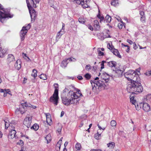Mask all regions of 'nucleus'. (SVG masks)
<instances>
[{
    "label": "nucleus",
    "mask_w": 151,
    "mask_h": 151,
    "mask_svg": "<svg viewBox=\"0 0 151 151\" xmlns=\"http://www.w3.org/2000/svg\"><path fill=\"white\" fill-rule=\"evenodd\" d=\"M11 131L9 132V134L8 136V138L9 139H12L15 138L16 139L18 138L17 135H16V131L13 128L10 129Z\"/></svg>",
    "instance_id": "nucleus-11"
},
{
    "label": "nucleus",
    "mask_w": 151,
    "mask_h": 151,
    "mask_svg": "<svg viewBox=\"0 0 151 151\" xmlns=\"http://www.w3.org/2000/svg\"><path fill=\"white\" fill-rule=\"evenodd\" d=\"M78 79L80 80H82L83 79V77L81 76H79L77 77Z\"/></svg>",
    "instance_id": "nucleus-55"
},
{
    "label": "nucleus",
    "mask_w": 151,
    "mask_h": 151,
    "mask_svg": "<svg viewBox=\"0 0 151 151\" xmlns=\"http://www.w3.org/2000/svg\"><path fill=\"white\" fill-rule=\"evenodd\" d=\"M78 21L80 23L82 24H84L86 21L85 19L83 17H81L79 18Z\"/></svg>",
    "instance_id": "nucleus-35"
},
{
    "label": "nucleus",
    "mask_w": 151,
    "mask_h": 151,
    "mask_svg": "<svg viewBox=\"0 0 151 151\" xmlns=\"http://www.w3.org/2000/svg\"><path fill=\"white\" fill-rule=\"evenodd\" d=\"M82 95L80 91L72 85L66 86L63 90L62 97L64 104L68 105L70 104H76L80 100L79 97Z\"/></svg>",
    "instance_id": "nucleus-1"
},
{
    "label": "nucleus",
    "mask_w": 151,
    "mask_h": 151,
    "mask_svg": "<svg viewBox=\"0 0 151 151\" xmlns=\"http://www.w3.org/2000/svg\"><path fill=\"white\" fill-rule=\"evenodd\" d=\"M140 20L143 23L144 22L145 20V16H141Z\"/></svg>",
    "instance_id": "nucleus-45"
},
{
    "label": "nucleus",
    "mask_w": 151,
    "mask_h": 151,
    "mask_svg": "<svg viewBox=\"0 0 151 151\" xmlns=\"http://www.w3.org/2000/svg\"><path fill=\"white\" fill-rule=\"evenodd\" d=\"M0 92L4 93V97H5L7 96V94L8 93L7 92V90L6 89H0Z\"/></svg>",
    "instance_id": "nucleus-32"
},
{
    "label": "nucleus",
    "mask_w": 151,
    "mask_h": 151,
    "mask_svg": "<svg viewBox=\"0 0 151 151\" xmlns=\"http://www.w3.org/2000/svg\"><path fill=\"white\" fill-rule=\"evenodd\" d=\"M107 145L109 148H113L115 146V143L113 142H110Z\"/></svg>",
    "instance_id": "nucleus-28"
},
{
    "label": "nucleus",
    "mask_w": 151,
    "mask_h": 151,
    "mask_svg": "<svg viewBox=\"0 0 151 151\" xmlns=\"http://www.w3.org/2000/svg\"><path fill=\"white\" fill-rule=\"evenodd\" d=\"M39 77L40 79L44 80H46L47 79V76L45 74H41L39 76Z\"/></svg>",
    "instance_id": "nucleus-31"
},
{
    "label": "nucleus",
    "mask_w": 151,
    "mask_h": 151,
    "mask_svg": "<svg viewBox=\"0 0 151 151\" xmlns=\"http://www.w3.org/2000/svg\"><path fill=\"white\" fill-rule=\"evenodd\" d=\"M4 122L5 123V129H7L9 127H10L11 126V125L12 124H11V123H9V122L8 121H6L4 120Z\"/></svg>",
    "instance_id": "nucleus-23"
},
{
    "label": "nucleus",
    "mask_w": 151,
    "mask_h": 151,
    "mask_svg": "<svg viewBox=\"0 0 151 151\" xmlns=\"http://www.w3.org/2000/svg\"><path fill=\"white\" fill-rule=\"evenodd\" d=\"M101 80H103L106 84L109 82L110 79V76L106 73L102 74L101 76L99 77Z\"/></svg>",
    "instance_id": "nucleus-8"
},
{
    "label": "nucleus",
    "mask_w": 151,
    "mask_h": 151,
    "mask_svg": "<svg viewBox=\"0 0 151 151\" xmlns=\"http://www.w3.org/2000/svg\"><path fill=\"white\" fill-rule=\"evenodd\" d=\"M140 104L141 106H142L143 109L145 112H148L150 110V106L148 104L146 103H141Z\"/></svg>",
    "instance_id": "nucleus-12"
},
{
    "label": "nucleus",
    "mask_w": 151,
    "mask_h": 151,
    "mask_svg": "<svg viewBox=\"0 0 151 151\" xmlns=\"http://www.w3.org/2000/svg\"><path fill=\"white\" fill-rule=\"evenodd\" d=\"M46 116V120L47 123L49 125H51L52 124V121L51 118V116L49 113H47L45 114Z\"/></svg>",
    "instance_id": "nucleus-14"
},
{
    "label": "nucleus",
    "mask_w": 151,
    "mask_h": 151,
    "mask_svg": "<svg viewBox=\"0 0 151 151\" xmlns=\"http://www.w3.org/2000/svg\"><path fill=\"white\" fill-rule=\"evenodd\" d=\"M45 138L47 141V143H50L51 140V134H48L47 135Z\"/></svg>",
    "instance_id": "nucleus-25"
},
{
    "label": "nucleus",
    "mask_w": 151,
    "mask_h": 151,
    "mask_svg": "<svg viewBox=\"0 0 151 151\" xmlns=\"http://www.w3.org/2000/svg\"><path fill=\"white\" fill-rule=\"evenodd\" d=\"M22 56L23 58H24L27 57L26 54L23 53H22Z\"/></svg>",
    "instance_id": "nucleus-58"
},
{
    "label": "nucleus",
    "mask_w": 151,
    "mask_h": 151,
    "mask_svg": "<svg viewBox=\"0 0 151 151\" xmlns=\"http://www.w3.org/2000/svg\"><path fill=\"white\" fill-rule=\"evenodd\" d=\"M32 123V118L29 116H27L24 119L23 122L24 124L27 128L30 127Z\"/></svg>",
    "instance_id": "nucleus-10"
},
{
    "label": "nucleus",
    "mask_w": 151,
    "mask_h": 151,
    "mask_svg": "<svg viewBox=\"0 0 151 151\" xmlns=\"http://www.w3.org/2000/svg\"><path fill=\"white\" fill-rule=\"evenodd\" d=\"M30 27V24H29L26 27H23L20 33V36L22 40H23L25 38V36L28 30Z\"/></svg>",
    "instance_id": "nucleus-7"
},
{
    "label": "nucleus",
    "mask_w": 151,
    "mask_h": 151,
    "mask_svg": "<svg viewBox=\"0 0 151 151\" xmlns=\"http://www.w3.org/2000/svg\"><path fill=\"white\" fill-rule=\"evenodd\" d=\"M145 74L147 76H151V70L150 71L147 72Z\"/></svg>",
    "instance_id": "nucleus-46"
},
{
    "label": "nucleus",
    "mask_w": 151,
    "mask_h": 151,
    "mask_svg": "<svg viewBox=\"0 0 151 151\" xmlns=\"http://www.w3.org/2000/svg\"><path fill=\"white\" fill-rule=\"evenodd\" d=\"M118 27L120 29H121L122 28L123 25L121 23H119L118 24Z\"/></svg>",
    "instance_id": "nucleus-49"
},
{
    "label": "nucleus",
    "mask_w": 151,
    "mask_h": 151,
    "mask_svg": "<svg viewBox=\"0 0 151 151\" xmlns=\"http://www.w3.org/2000/svg\"><path fill=\"white\" fill-rule=\"evenodd\" d=\"M98 54L99 56H102L104 55V53L101 50V48H99L97 49Z\"/></svg>",
    "instance_id": "nucleus-37"
},
{
    "label": "nucleus",
    "mask_w": 151,
    "mask_h": 151,
    "mask_svg": "<svg viewBox=\"0 0 151 151\" xmlns=\"http://www.w3.org/2000/svg\"><path fill=\"white\" fill-rule=\"evenodd\" d=\"M64 31H62L61 30L57 33L56 37V40L57 42L61 38V36L64 34Z\"/></svg>",
    "instance_id": "nucleus-16"
},
{
    "label": "nucleus",
    "mask_w": 151,
    "mask_h": 151,
    "mask_svg": "<svg viewBox=\"0 0 151 151\" xmlns=\"http://www.w3.org/2000/svg\"><path fill=\"white\" fill-rule=\"evenodd\" d=\"M12 16H11L9 13V12H6V9L3 8V6L0 4V21L3 22L4 19L9 17L11 18Z\"/></svg>",
    "instance_id": "nucleus-5"
},
{
    "label": "nucleus",
    "mask_w": 151,
    "mask_h": 151,
    "mask_svg": "<svg viewBox=\"0 0 151 151\" xmlns=\"http://www.w3.org/2000/svg\"><path fill=\"white\" fill-rule=\"evenodd\" d=\"M75 148L76 149V151H81V144L79 143H77L75 145Z\"/></svg>",
    "instance_id": "nucleus-24"
},
{
    "label": "nucleus",
    "mask_w": 151,
    "mask_h": 151,
    "mask_svg": "<svg viewBox=\"0 0 151 151\" xmlns=\"http://www.w3.org/2000/svg\"><path fill=\"white\" fill-rule=\"evenodd\" d=\"M26 58H24L27 61H28L29 60L30 61H31V60H30L29 58L27 56L26 57Z\"/></svg>",
    "instance_id": "nucleus-54"
},
{
    "label": "nucleus",
    "mask_w": 151,
    "mask_h": 151,
    "mask_svg": "<svg viewBox=\"0 0 151 151\" xmlns=\"http://www.w3.org/2000/svg\"><path fill=\"white\" fill-rule=\"evenodd\" d=\"M84 76L87 79H89L91 77V75L88 73L85 74Z\"/></svg>",
    "instance_id": "nucleus-42"
},
{
    "label": "nucleus",
    "mask_w": 151,
    "mask_h": 151,
    "mask_svg": "<svg viewBox=\"0 0 151 151\" xmlns=\"http://www.w3.org/2000/svg\"><path fill=\"white\" fill-rule=\"evenodd\" d=\"M14 60V56L12 55H9L7 59V60L9 63L13 61Z\"/></svg>",
    "instance_id": "nucleus-20"
},
{
    "label": "nucleus",
    "mask_w": 151,
    "mask_h": 151,
    "mask_svg": "<svg viewBox=\"0 0 151 151\" xmlns=\"http://www.w3.org/2000/svg\"><path fill=\"white\" fill-rule=\"evenodd\" d=\"M39 127L38 125L37 124H35L31 127L30 128L31 129H33L35 131H37Z\"/></svg>",
    "instance_id": "nucleus-26"
},
{
    "label": "nucleus",
    "mask_w": 151,
    "mask_h": 151,
    "mask_svg": "<svg viewBox=\"0 0 151 151\" xmlns=\"http://www.w3.org/2000/svg\"><path fill=\"white\" fill-rule=\"evenodd\" d=\"M66 60H67V61L68 60H69V61H72V60L71 58H67V59H65Z\"/></svg>",
    "instance_id": "nucleus-63"
},
{
    "label": "nucleus",
    "mask_w": 151,
    "mask_h": 151,
    "mask_svg": "<svg viewBox=\"0 0 151 151\" xmlns=\"http://www.w3.org/2000/svg\"><path fill=\"white\" fill-rule=\"evenodd\" d=\"M28 106L30 107L28 105L27 102L22 104L19 106V111L20 113L22 114L24 113L27 111V107Z\"/></svg>",
    "instance_id": "nucleus-9"
},
{
    "label": "nucleus",
    "mask_w": 151,
    "mask_h": 151,
    "mask_svg": "<svg viewBox=\"0 0 151 151\" xmlns=\"http://www.w3.org/2000/svg\"><path fill=\"white\" fill-rule=\"evenodd\" d=\"M133 48L135 50L137 48V47L135 43H134L133 45Z\"/></svg>",
    "instance_id": "nucleus-57"
},
{
    "label": "nucleus",
    "mask_w": 151,
    "mask_h": 151,
    "mask_svg": "<svg viewBox=\"0 0 151 151\" xmlns=\"http://www.w3.org/2000/svg\"><path fill=\"white\" fill-rule=\"evenodd\" d=\"M65 24L64 23H63V25H62V29H61V30H63V31L64 30V27H65Z\"/></svg>",
    "instance_id": "nucleus-62"
},
{
    "label": "nucleus",
    "mask_w": 151,
    "mask_h": 151,
    "mask_svg": "<svg viewBox=\"0 0 151 151\" xmlns=\"http://www.w3.org/2000/svg\"><path fill=\"white\" fill-rule=\"evenodd\" d=\"M68 142H65L64 144V147H66V146L68 144Z\"/></svg>",
    "instance_id": "nucleus-61"
},
{
    "label": "nucleus",
    "mask_w": 151,
    "mask_h": 151,
    "mask_svg": "<svg viewBox=\"0 0 151 151\" xmlns=\"http://www.w3.org/2000/svg\"><path fill=\"white\" fill-rule=\"evenodd\" d=\"M14 66L17 70H19L21 68V62L20 60H17L15 63Z\"/></svg>",
    "instance_id": "nucleus-18"
},
{
    "label": "nucleus",
    "mask_w": 151,
    "mask_h": 151,
    "mask_svg": "<svg viewBox=\"0 0 151 151\" xmlns=\"http://www.w3.org/2000/svg\"><path fill=\"white\" fill-rule=\"evenodd\" d=\"M76 3L78 4H81V1L80 0H74Z\"/></svg>",
    "instance_id": "nucleus-52"
},
{
    "label": "nucleus",
    "mask_w": 151,
    "mask_h": 151,
    "mask_svg": "<svg viewBox=\"0 0 151 151\" xmlns=\"http://www.w3.org/2000/svg\"><path fill=\"white\" fill-rule=\"evenodd\" d=\"M111 18L109 15H107L106 17V20L107 22L109 23L111 21Z\"/></svg>",
    "instance_id": "nucleus-33"
},
{
    "label": "nucleus",
    "mask_w": 151,
    "mask_h": 151,
    "mask_svg": "<svg viewBox=\"0 0 151 151\" xmlns=\"http://www.w3.org/2000/svg\"><path fill=\"white\" fill-rule=\"evenodd\" d=\"M68 63L67 60L65 59L62 61L61 66L63 68H65L66 66Z\"/></svg>",
    "instance_id": "nucleus-27"
},
{
    "label": "nucleus",
    "mask_w": 151,
    "mask_h": 151,
    "mask_svg": "<svg viewBox=\"0 0 151 151\" xmlns=\"http://www.w3.org/2000/svg\"><path fill=\"white\" fill-rule=\"evenodd\" d=\"M127 42L130 45L134 44V42L132 41L129 39H127Z\"/></svg>",
    "instance_id": "nucleus-48"
},
{
    "label": "nucleus",
    "mask_w": 151,
    "mask_h": 151,
    "mask_svg": "<svg viewBox=\"0 0 151 151\" xmlns=\"http://www.w3.org/2000/svg\"><path fill=\"white\" fill-rule=\"evenodd\" d=\"M106 64L111 67H115L116 65V63L114 61H111L109 62H106Z\"/></svg>",
    "instance_id": "nucleus-17"
},
{
    "label": "nucleus",
    "mask_w": 151,
    "mask_h": 151,
    "mask_svg": "<svg viewBox=\"0 0 151 151\" xmlns=\"http://www.w3.org/2000/svg\"><path fill=\"white\" fill-rule=\"evenodd\" d=\"M97 126L99 130L102 129L103 130H104L105 129V128H102L99 124H98Z\"/></svg>",
    "instance_id": "nucleus-53"
},
{
    "label": "nucleus",
    "mask_w": 151,
    "mask_h": 151,
    "mask_svg": "<svg viewBox=\"0 0 151 151\" xmlns=\"http://www.w3.org/2000/svg\"><path fill=\"white\" fill-rule=\"evenodd\" d=\"M90 2V0H81V4L83 8H87Z\"/></svg>",
    "instance_id": "nucleus-13"
},
{
    "label": "nucleus",
    "mask_w": 151,
    "mask_h": 151,
    "mask_svg": "<svg viewBox=\"0 0 151 151\" xmlns=\"http://www.w3.org/2000/svg\"><path fill=\"white\" fill-rule=\"evenodd\" d=\"M101 134H99L98 132L95 134L94 137L95 139H99L100 138Z\"/></svg>",
    "instance_id": "nucleus-30"
},
{
    "label": "nucleus",
    "mask_w": 151,
    "mask_h": 151,
    "mask_svg": "<svg viewBox=\"0 0 151 151\" xmlns=\"http://www.w3.org/2000/svg\"><path fill=\"white\" fill-rule=\"evenodd\" d=\"M124 76L129 81H131L128 83L127 90L128 92L137 94L143 91L142 86L137 80L138 75L136 74L135 71L129 70L125 73Z\"/></svg>",
    "instance_id": "nucleus-2"
},
{
    "label": "nucleus",
    "mask_w": 151,
    "mask_h": 151,
    "mask_svg": "<svg viewBox=\"0 0 151 151\" xmlns=\"http://www.w3.org/2000/svg\"><path fill=\"white\" fill-rule=\"evenodd\" d=\"M85 68L86 70L89 71L91 69V66L90 65H87L86 66Z\"/></svg>",
    "instance_id": "nucleus-43"
},
{
    "label": "nucleus",
    "mask_w": 151,
    "mask_h": 151,
    "mask_svg": "<svg viewBox=\"0 0 151 151\" xmlns=\"http://www.w3.org/2000/svg\"><path fill=\"white\" fill-rule=\"evenodd\" d=\"M91 83L92 87L93 90L95 91L96 89V87L97 86L99 88H104L108 84L105 83L103 80L101 79L99 77H97L95 78L93 80L91 81Z\"/></svg>",
    "instance_id": "nucleus-3"
},
{
    "label": "nucleus",
    "mask_w": 151,
    "mask_h": 151,
    "mask_svg": "<svg viewBox=\"0 0 151 151\" xmlns=\"http://www.w3.org/2000/svg\"><path fill=\"white\" fill-rule=\"evenodd\" d=\"M61 145L58 143H57L55 146V149L56 151H60Z\"/></svg>",
    "instance_id": "nucleus-34"
},
{
    "label": "nucleus",
    "mask_w": 151,
    "mask_h": 151,
    "mask_svg": "<svg viewBox=\"0 0 151 151\" xmlns=\"http://www.w3.org/2000/svg\"><path fill=\"white\" fill-rule=\"evenodd\" d=\"M64 112L63 111H62L61 112V115H60V116L61 117H62L63 116V115H64Z\"/></svg>",
    "instance_id": "nucleus-64"
},
{
    "label": "nucleus",
    "mask_w": 151,
    "mask_h": 151,
    "mask_svg": "<svg viewBox=\"0 0 151 151\" xmlns=\"http://www.w3.org/2000/svg\"><path fill=\"white\" fill-rule=\"evenodd\" d=\"M27 0L28 1V0ZM40 1V0H31V3L33 4V6L34 7L36 8L37 7L36 4L37 3H39Z\"/></svg>",
    "instance_id": "nucleus-19"
},
{
    "label": "nucleus",
    "mask_w": 151,
    "mask_h": 151,
    "mask_svg": "<svg viewBox=\"0 0 151 151\" xmlns=\"http://www.w3.org/2000/svg\"><path fill=\"white\" fill-rule=\"evenodd\" d=\"M107 47L108 49L111 51L114 49V47L111 45H110L109 43L107 45Z\"/></svg>",
    "instance_id": "nucleus-41"
},
{
    "label": "nucleus",
    "mask_w": 151,
    "mask_h": 151,
    "mask_svg": "<svg viewBox=\"0 0 151 151\" xmlns=\"http://www.w3.org/2000/svg\"><path fill=\"white\" fill-rule=\"evenodd\" d=\"M134 106L137 110H139L140 109V107L139 106V105L137 104H134Z\"/></svg>",
    "instance_id": "nucleus-47"
},
{
    "label": "nucleus",
    "mask_w": 151,
    "mask_h": 151,
    "mask_svg": "<svg viewBox=\"0 0 151 151\" xmlns=\"http://www.w3.org/2000/svg\"><path fill=\"white\" fill-rule=\"evenodd\" d=\"M106 62L105 61H102L101 62V69H103L104 68V63H105L106 64Z\"/></svg>",
    "instance_id": "nucleus-40"
},
{
    "label": "nucleus",
    "mask_w": 151,
    "mask_h": 151,
    "mask_svg": "<svg viewBox=\"0 0 151 151\" xmlns=\"http://www.w3.org/2000/svg\"><path fill=\"white\" fill-rule=\"evenodd\" d=\"M139 14L141 16H145L144 13L143 11H140L139 12Z\"/></svg>",
    "instance_id": "nucleus-51"
},
{
    "label": "nucleus",
    "mask_w": 151,
    "mask_h": 151,
    "mask_svg": "<svg viewBox=\"0 0 151 151\" xmlns=\"http://www.w3.org/2000/svg\"><path fill=\"white\" fill-rule=\"evenodd\" d=\"M95 24L94 26L96 30H99L100 29V26L99 25V23L97 20H95L94 21Z\"/></svg>",
    "instance_id": "nucleus-22"
},
{
    "label": "nucleus",
    "mask_w": 151,
    "mask_h": 151,
    "mask_svg": "<svg viewBox=\"0 0 151 151\" xmlns=\"http://www.w3.org/2000/svg\"><path fill=\"white\" fill-rule=\"evenodd\" d=\"M90 151H102L100 149H98V150L94 149V150H91Z\"/></svg>",
    "instance_id": "nucleus-59"
},
{
    "label": "nucleus",
    "mask_w": 151,
    "mask_h": 151,
    "mask_svg": "<svg viewBox=\"0 0 151 151\" xmlns=\"http://www.w3.org/2000/svg\"><path fill=\"white\" fill-rule=\"evenodd\" d=\"M114 73H116L115 76L116 77H119L121 76L123 73V71L120 69H117L116 70H113Z\"/></svg>",
    "instance_id": "nucleus-15"
},
{
    "label": "nucleus",
    "mask_w": 151,
    "mask_h": 151,
    "mask_svg": "<svg viewBox=\"0 0 151 151\" xmlns=\"http://www.w3.org/2000/svg\"><path fill=\"white\" fill-rule=\"evenodd\" d=\"M118 4V1L116 0H114L112 1L111 2L112 5L116 6Z\"/></svg>",
    "instance_id": "nucleus-36"
},
{
    "label": "nucleus",
    "mask_w": 151,
    "mask_h": 151,
    "mask_svg": "<svg viewBox=\"0 0 151 151\" xmlns=\"http://www.w3.org/2000/svg\"><path fill=\"white\" fill-rule=\"evenodd\" d=\"M112 52L115 55L118 56L120 58H121V56L119 55V52L117 50L114 49L112 51Z\"/></svg>",
    "instance_id": "nucleus-21"
},
{
    "label": "nucleus",
    "mask_w": 151,
    "mask_h": 151,
    "mask_svg": "<svg viewBox=\"0 0 151 151\" xmlns=\"http://www.w3.org/2000/svg\"><path fill=\"white\" fill-rule=\"evenodd\" d=\"M88 28L89 29H90L92 31L93 30V27L92 26H91V25H90L89 26Z\"/></svg>",
    "instance_id": "nucleus-60"
},
{
    "label": "nucleus",
    "mask_w": 151,
    "mask_h": 151,
    "mask_svg": "<svg viewBox=\"0 0 151 151\" xmlns=\"http://www.w3.org/2000/svg\"><path fill=\"white\" fill-rule=\"evenodd\" d=\"M62 139H63V137H61L60 140H59V141H58V143L60 144H61V143H62Z\"/></svg>",
    "instance_id": "nucleus-56"
},
{
    "label": "nucleus",
    "mask_w": 151,
    "mask_h": 151,
    "mask_svg": "<svg viewBox=\"0 0 151 151\" xmlns=\"http://www.w3.org/2000/svg\"><path fill=\"white\" fill-rule=\"evenodd\" d=\"M23 143L24 142L23 141L20 140H19V141L17 142V145H20L22 146L23 145Z\"/></svg>",
    "instance_id": "nucleus-44"
},
{
    "label": "nucleus",
    "mask_w": 151,
    "mask_h": 151,
    "mask_svg": "<svg viewBox=\"0 0 151 151\" xmlns=\"http://www.w3.org/2000/svg\"><path fill=\"white\" fill-rule=\"evenodd\" d=\"M54 86L55 88L54 93L50 99V101L52 103L55 105H57L58 103V84L55 83Z\"/></svg>",
    "instance_id": "nucleus-4"
},
{
    "label": "nucleus",
    "mask_w": 151,
    "mask_h": 151,
    "mask_svg": "<svg viewBox=\"0 0 151 151\" xmlns=\"http://www.w3.org/2000/svg\"><path fill=\"white\" fill-rule=\"evenodd\" d=\"M116 124V122L115 121L113 120L111 122V125L112 127L115 126Z\"/></svg>",
    "instance_id": "nucleus-38"
},
{
    "label": "nucleus",
    "mask_w": 151,
    "mask_h": 151,
    "mask_svg": "<svg viewBox=\"0 0 151 151\" xmlns=\"http://www.w3.org/2000/svg\"><path fill=\"white\" fill-rule=\"evenodd\" d=\"M131 102L132 103L134 104H136V101L134 100V97H132L130 99Z\"/></svg>",
    "instance_id": "nucleus-39"
},
{
    "label": "nucleus",
    "mask_w": 151,
    "mask_h": 151,
    "mask_svg": "<svg viewBox=\"0 0 151 151\" xmlns=\"http://www.w3.org/2000/svg\"><path fill=\"white\" fill-rule=\"evenodd\" d=\"M37 71L36 70L34 69L32 70L31 76L35 78L37 76Z\"/></svg>",
    "instance_id": "nucleus-29"
},
{
    "label": "nucleus",
    "mask_w": 151,
    "mask_h": 151,
    "mask_svg": "<svg viewBox=\"0 0 151 151\" xmlns=\"http://www.w3.org/2000/svg\"><path fill=\"white\" fill-rule=\"evenodd\" d=\"M27 6L29 10L30 14L31 21L34 22L36 18L37 14L35 11L32 8L29 4V1L26 0Z\"/></svg>",
    "instance_id": "nucleus-6"
},
{
    "label": "nucleus",
    "mask_w": 151,
    "mask_h": 151,
    "mask_svg": "<svg viewBox=\"0 0 151 151\" xmlns=\"http://www.w3.org/2000/svg\"><path fill=\"white\" fill-rule=\"evenodd\" d=\"M97 17L98 18L100 19V22L102 21L104 18L103 17H100V15L99 14L97 15Z\"/></svg>",
    "instance_id": "nucleus-50"
}]
</instances>
